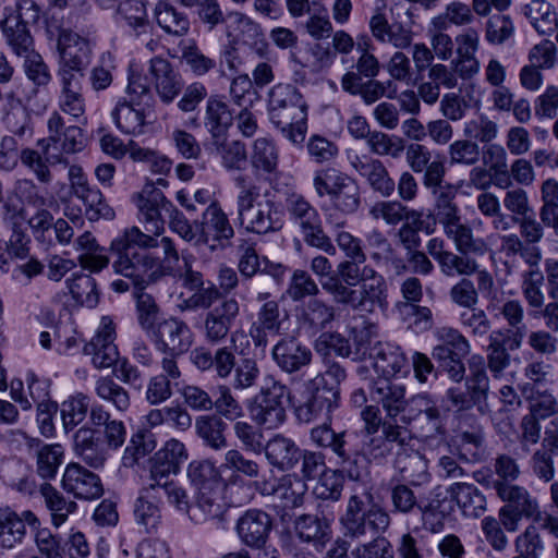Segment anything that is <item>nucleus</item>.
<instances>
[{
    "label": "nucleus",
    "mask_w": 558,
    "mask_h": 558,
    "mask_svg": "<svg viewBox=\"0 0 558 558\" xmlns=\"http://www.w3.org/2000/svg\"><path fill=\"white\" fill-rule=\"evenodd\" d=\"M75 453L88 466L100 469L107 461L106 451L100 441L95 437L93 429L81 427L74 435Z\"/></svg>",
    "instance_id": "41"
},
{
    "label": "nucleus",
    "mask_w": 558,
    "mask_h": 558,
    "mask_svg": "<svg viewBox=\"0 0 558 558\" xmlns=\"http://www.w3.org/2000/svg\"><path fill=\"white\" fill-rule=\"evenodd\" d=\"M60 77L61 92L58 98L59 109L80 121L85 114V99L82 94V77H73L71 74L62 73Z\"/></svg>",
    "instance_id": "34"
},
{
    "label": "nucleus",
    "mask_w": 558,
    "mask_h": 558,
    "mask_svg": "<svg viewBox=\"0 0 558 558\" xmlns=\"http://www.w3.org/2000/svg\"><path fill=\"white\" fill-rule=\"evenodd\" d=\"M154 15L158 25L168 34L183 36L189 32L190 22L186 15L166 1L157 2Z\"/></svg>",
    "instance_id": "52"
},
{
    "label": "nucleus",
    "mask_w": 558,
    "mask_h": 558,
    "mask_svg": "<svg viewBox=\"0 0 558 558\" xmlns=\"http://www.w3.org/2000/svg\"><path fill=\"white\" fill-rule=\"evenodd\" d=\"M306 490V484L301 478L283 476L272 489V494L281 501L283 508L292 509L303 505Z\"/></svg>",
    "instance_id": "58"
},
{
    "label": "nucleus",
    "mask_w": 558,
    "mask_h": 558,
    "mask_svg": "<svg viewBox=\"0 0 558 558\" xmlns=\"http://www.w3.org/2000/svg\"><path fill=\"white\" fill-rule=\"evenodd\" d=\"M279 160V148L271 137L260 136L253 141L250 161L255 171L274 174L278 171Z\"/></svg>",
    "instance_id": "40"
},
{
    "label": "nucleus",
    "mask_w": 558,
    "mask_h": 558,
    "mask_svg": "<svg viewBox=\"0 0 558 558\" xmlns=\"http://www.w3.org/2000/svg\"><path fill=\"white\" fill-rule=\"evenodd\" d=\"M149 72L154 78L155 88L165 102H171L181 90L178 74L172 70L168 60L156 57L150 60Z\"/></svg>",
    "instance_id": "35"
},
{
    "label": "nucleus",
    "mask_w": 558,
    "mask_h": 558,
    "mask_svg": "<svg viewBox=\"0 0 558 558\" xmlns=\"http://www.w3.org/2000/svg\"><path fill=\"white\" fill-rule=\"evenodd\" d=\"M396 466L404 481L421 486L430 478L428 462L424 454L415 450L397 451Z\"/></svg>",
    "instance_id": "39"
},
{
    "label": "nucleus",
    "mask_w": 558,
    "mask_h": 558,
    "mask_svg": "<svg viewBox=\"0 0 558 558\" xmlns=\"http://www.w3.org/2000/svg\"><path fill=\"white\" fill-rule=\"evenodd\" d=\"M26 527L23 519L9 507L0 508V547L12 549L20 544Z\"/></svg>",
    "instance_id": "48"
},
{
    "label": "nucleus",
    "mask_w": 558,
    "mask_h": 558,
    "mask_svg": "<svg viewBox=\"0 0 558 558\" xmlns=\"http://www.w3.org/2000/svg\"><path fill=\"white\" fill-rule=\"evenodd\" d=\"M289 401V388L272 376H268L248 408L251 418L263 429H276L287 420Z\"/></svg>",
    "instance_id": "11"
},
{
    "label": "nucleus",
    "mask_w": 558,
    "mask_h": 558,
    "mask_svg": "<svg viewBox=\"0 0 558 558\" xmlns=\"http://www.w3.org/2000/svg\"><path fill=\"white\" fill-rule=\"evenodd\" d=\"M294 531L303 542L325 545L331 538V527L327 519L314 514H301L294 521Z\"/></svg>",
    "instance_id": "44"
},
{
    "label": "nucleus",
    "mask_w": 558,
    "mask_h": 558,
    "mask_svg": "<svg viewBox=\"0 0 558 558\" xmlns=\"http://www.w3.org/2000/svg\"><path fill=\"white\" fill-rule=\"evenodd\" d=\"M311 397L296 407L295 414L299 421L311 423L322 420L323 424L312 428L311 440L319 448L330 449L341 464L351 461V452L347 448L345 432L336 433L331 426V412L338 407L335 391L311 387Z\"/></svg>",
    "instance_id": "6"
},
{
    "label": "nucleus",
    "mask_w": 558,
    "mask_h": 558,
    "mask_svg": "<svg viewBox=\"0 0 558 558\" xmlns=\"http://www.w3.org/2000/svg\"><path fill=\"white\" fill-rule=\"evenodd\" d=\"M74 195L82 199L85 205V213L90 221H96L100 218L112 219L114 217L113 209L105 202L101 192L87 184L84 187L76 190Z\"/></svg>",
    "instance_id": "54"
},
{
    "label": "nucleus",
    "mask_w": 558,
    "mask_h": 558,
    "mask_svg": "<svg viewBox=\"0 0 558 558\" xmlns=\"http://www.w3.org/2000/svg\"><path fill=\"white\" fill-rule=\"evenodd\" d=\"M369 381L371 400L380 404L387 414L386 420H397L404 416L410 405L405 398V386L388 377H376Z\"/></svg>",
    "instance_id": "19"
},
{
    "label": "nucleus",
    "mask_w": 558,
    "mask_h": 558,
    "mask_svg": "<svg viewBox=\"0 0 558 558\" xmlns=\"http://www.w3.org/2000/svg\"><path fill=\"white\" fill-rule=\"evenodd\" d=\"M272 359L286 373L292 374L307 366L312 361V351L296 338H282L272 348Z\"/></svg>",
    "instance_id": "29"
},
{
    "label": "nucleus",
    "mask_w": 558,
    "mask_h": 558,
    "mask_svg": "<svg viewBox=\"0 0 558 558\" xmlns=\"http://www.w3.org/2000/svg\"><path fill=\"white\" fill-rule=\"evenodd\" d=\"M313 186L318 197L329 196L335 210L341 214H353L361 205L356 181L336 168L317 170L313 177Z\"/></svg>",
    "instance_id": "12"
},
{
    "label": "nucleus",
    "mask_w": 558,
    "mask_h": 558,
    "mask_svg": "<svg viewBox=\"0 0 558 558\" xmlns=\"http://www.w3.org/2000/svg\"><path fill=\"white\" fill-rule=\"evenodd\" d=\"M222 487L223 486H217L208 489L196 490L195 510H199L202 514L194 512L190 514L191 520L201 522L220 514L222 509Z\"/></svg>",
    "instance_id": "61"
},
{
    "label": "nucleus",
    "mask_w": 558,
    "mask_h": 558,
    "mask_svg": "<svg viewBox=\"0 0 558 558\" xmlns=\"http://www.w3.org/2000/svg\"><path fill=\"white\" fill-rule=\"evenodd\" d=\"M424 415L428 422V433L442 432L441 415L435 401L427 395H416L410 398V405L407 409V414L400 417V423L408 427L414 420Z\"/></svg>",
    "instance_id": "38"
},
{
    "label": "nucleus",
    "mask_w": 558,
    "mask_h": 558,
    "mask_svg": "<svg viewBox=\"0 0 558 558\" xmlns=\"http://www.w3.org/2000/svg\"><path fill=\"white\" fill-rule=\"evenodd\" d=\"M116 325L111 317L102 316L94 337L84 345L83 352L90 356L92 364L98 368H109L119 361L118 347L114 343Z\"/></svg>",
    "instance_id": "16"
},
{
    "label": "nucleus",
    "mask_w": 558,
    "mask_h": 558,
    "mask_svg": "<svg viewBox=\"0 0 558 558\" xmlns=\"http://www.w3.org/2000/svg\"><path fill=\"white\" fill-rule=\"evenodd\" d=\"M270 122L293 144L304 142L307 132V106L298 88L277 84L268 94Z\"/></svg>",
    "instance_id": "8"
},
{
    "label": "nucleus",
    "mask_w": 558,
    "mask_h": 558,
    "mask_svg": "<svg viewBox=\"0 0 558 558\" xmlns=\"http://www.w3.org/2000/svg\"><path fill=\"white\" fill-rule=\"evenodd\" d=\"M39 493L46 508L50 512L51 522L56 527L61 526L68 520L69 515L76 511V502L66 499L63 494L51 484H41Z\"/></svg>",
    "instance_id": "43"
},
{
    "label": "nucleus",
    "mask_w": 558,
    "mask_h": 558,
    "mask_svg": "<svg viewBox=\"0 0 558 558\" xmlns=\"http://www.w3.org/2000/svg\"><path fill=\"white\" fill-rule=\"evenodd\" d=\"M0 27L7 44L17 57L23 58L34 50L33 37L31 36L27 26L21 23L19 19L5 17L0 23Z\"/></svg>",
    "instance_id": "45"
},
{
    "label": "nucleus",
    "mask_w": 558,
    "mask_h": 558,
    "mask_svg": "<svg viewBox=\"0 0 558 558\" xmlns=\"http://www.w3.org/2000/svg\"><path fill=\"white\" fill-rule=\"evenodd\" d=\"M95 392L98 398L110 403L119 412H125L131 407L129 391L110 376H102L96 380Z\"/></svg>",
    "instance_id": "53"
},
{
    "label": "nucleus",
    "mask_w": 558,
    "mask_h": 558,
    "mask_svg": "<svg viewBox=\"0 0 558 558\" xmlns=\"http://www.w3.org/2000/svg\"><path fill=\"white\" fill-rule=\"evenodd\" d=\"M227 35L234 43L248 46L259 57H265L268 50L263 28L259 23L242 12H230L226 19Z\"/></svg>",
    "instance_id": "21"
},
{
    "label": "nucleus",
    "mask_w": 558,
    "mask_h": 558,
    "mask_svg": "<svg viewBox=\"0 0 558 558\" xmlns=\"http://www.w3.org/2000/svg\"><path fill=\"white\" fill-rule=\"evenodd\" d=\"M524 14L541 35L549 34L557 27V14L546 0H531L524 7Z\"/></svg>",
    "instance_id": "49"
},
{
    "label": "nucleus",
    "mask_w": 558,
    "mask_h": 558,
    "mask_svg": "<svg viewBox=\"0 0 558 558\" xmlns=\"http://www.w3.org/2000/svg\"><path fill=\"white\" fill-rule=\"evenodd\" d=\"M284 204L290 221L299 227L304 242L326 254L335 255L336 246L323 229L317 208L298 192L287 193Z\"/></svg>",
    "instance_id": "10"
},
{
    "label": "nucleus",
    "mask_w": 558,
    "mask_h": 558,
    "mask_svg": "<svg viewBox=\"0 0 558 558\" xmlns=\"http://www.w3.org/2000/svg\"><path fill=\"white\" fill-rule=\"evenodd\" d=\"M57 48L60 56L58 75L62 76L65 72L73 77H83V72L90 61V40L72 29L63 28L59 32Z\"/></svg>",
    "instance_id": "15"
},
{
    "label": "nucleus",
    "mask_w": 558,
    "mask_h": 558,
    "mask_svg": "<svg viewBox=\"0 0 558 558\" xmlns=\"http://www.w3.org/2000/svg\"><path fill=\"white\" fill-rule=\"evenodd\" d=\"M226 429L227 424L215 414L201 415L195 421L197 436L214 450H221L228 446Z\"/></svg>",
    "instance_id": "46"
},
{
    "label": "nucleus",
    "mask_w": 558,
    "mask_h": 558,
    "mask_svg": "<svg viewBox=\"0 0 558 558\" xmlns=\"http://www.w3.org/2000/svg\"><path fill=\"white\" fill-rule=\"evenodd\" d=\"M456 59L451 61L461 80H470L478 74L481 62L476 52L481 46V32L475 27H465L454 37Z\"/></svg>",
    "instance_id": "20"
},
{
    "label": "nucleus",
    "mask_w": 558,
    "mask_h": 558,
    "mask_svg": "<svg viewBox=\"0 0 558 558\" xmlns=\"http://www.w3.org/2000/svg\"><path fill=\"white\" fill-rule=\"evenodd\" d=\"M137 207L147 232L146 234L156 239L165 230V222L160 210H169L172 204L165 197L161 191L154 187V183H147L138 195Z\"/></svg>",
    "instance_id": "23"
},
{
    "label": "nucleus",
    "mask_w": 558,
    "mask_h": 558,
    "mask_svg": "<svg viewBox=\"0 0 558 558\" xmlns=\"http://www.w3.org/2000/svg\"><path fill=\"white\" fill-rule=\"evenodd\" d=\"M322 345L332 348L341 356H349L360 361L356 374L363 380H373L376 377L392 379L405 366L407 359L401 349L388 342H376L373 345L359 343L354 351L348 345L347 340L338 333H323L316 343L317 350Z\"/></svg>",
    "instance_id": "3"
},
{
    "label": "nucleus",
    "mask_w": 558,
    "mask_h": 558,
    "mask_svg": "<svg viewBox=\"0 0 558 558\" xmlns=\"http://www.w3.org/2000/svg\"><path fill=\"white\" fill-rule=\"evenodd\" d=\"M369 215L375 220H384L387 225L396 226L403 219L413 218V222H422V214L416 210L408 211L398 201H380L375 203Z\"/></svg>",
    "instance_id": "51"
},
{
    "label": "nucleus",
    "mask_w": 558,
    "mask_h": 558,
    "mask_svg": "<svg viewBox=\"0 0 558 558\" xmlns=\"http://www.w3.org/2000/svg\"><path fill=\"white\" fill-rule=\"evenodd\" d=\"M233 117L227 102L218 96H210L205 106L204 126L211 141L225 137L232 125Z\"/></svg>",
    "instance_id": "37"
},
{
    "label": "nucleus",
    "mask_w": 558,
    "mask_h": 558,
    "mask_svg": "<svg viewBox=\"0 0 558 558\" xmlns=\"http://www.w3.org/2000/svg\"><path fill=\"white\" fill-rule=\"evenodd\" d=\"M497 496L505 502L499 509L498 517L507 532H515L520 521L539 517V504L527 488L513 483L494 482Z\"/></svg>",
    "instance_id": "13"
},
{
    "label": "nucleus",
    "mask_w": 558,
    "mask_h": 558,
    "mask_svg": "<svg viewBox=\"0 0 558 558\" xmlns=\"http://www.w3.org/2000/svg\"><path fill=\"white\" fill-rule=\"evenodd\" d=\"M541 262L527 265V269L521 272V293L527 306L536 310L542 308L545 302V277L539 267Z\"/></svg>",
    "instance_id": "42"
},
{
    "label": "nucleus",
    "mask_w": 558,
    "mask_h": 558,
    "mask_svg": "<svg viewBox=\"0 0 558 558\" xmlns=\"http://www.w3.org/2000/svg\"><path fill=\"white\" fill-rule=\"evenodd\" d=\"M213 147L225 169L240 171L245 168L247 150L246 145L242 141H227L225 137H220L213 140Z\"/></svg>",
    "instance_id": "47"
},
{
    "label": "nucleus",
    "mask_w": 558,
    "mask_h": 558,
    "mask_svg": "<svg viewBox=\"0 0 558 558\" xmlns=\"http://www.w3.org/2000/svg\"><path fill=\"white\" fill-rule=\"evenodd\" d=\"M487 310L493 313L495 317H501L512 331L509 349H520L526 336V325L524 323L525 312L522 302L517 299H509L506 302H501V296L493 298V300L487 303Z\"/></svg>",
    "instance_id": "26"
},
{
    "label": "nucleus",
    "mask_w": 558,
    "mask_h": 558,
    "mask_svg": "<svg viewBox=\"0 0 558 558\" xmlns=\"http://www.w3.org/2000/svg\"><path fill=\"white\" fill-rule=\"evenodd\" d=\"M475 15L469 4L456 0L447 3L444 11L430 19L432 22L449 29L451 26L464 27L471 25Z\"/></svg>",
    "instance_id": "55"
},
{
    "label": "nucleus",
    "mask_w": 558,
    "mask_h": 558,
    "mask_svg": "<svg viewBox=\"0 0 558 558\" xmlns=\"http://www.w3.org/2000/svg\"><path fill=\"white\" fill-rule=\"evenodd\" d=\"M45 143L44 140L38 142V146L41 147L40 151L33 148L22 149L20 159L22 165L34 173L39 183L47 185L52 181L49 165L61 163L64 158L61 155L51 154L50 150L46 153Z\"/></svg>",
    "instance_id": "33"
},
{
    "label": "nucleus",
    "mask_w": 558,
    "mask_h": 558,
    "mask_svg": "<svg viewBox=\"0 0 558 558\" xmlns=\"http://www.w3.org/2000/svg\"><path fill=\"white\" fill-rule=\"evenodd\" d=\"M469 369L468 391L473 399L481 401L486 398L489 390V378L486 373L484 357L480 354L472 355L469 360Z\"/></svg>",
    "instance_id": "62"
},
{
    "label": "nucleus",
    "mask_w": 558,
    "mask_h": 558,
    "mask_svg": "<svg viewBox=\"0 0 558 558\" xmlns=\"http://www.w3.org/2000/svg\"><path fill=\"white\" fill-rule=\"evenodd\" d=\"M448 493L463 514L471 518L481 517L486 510V497L473 484L457 482L448 486Z\"/></svg>",
    "instance_id": "36"
},
{
    "label": "nucleus",
    "mask_w": 558,
    "mask_h": 558,
    "mask_svg": "<svg viewBox=\"0 0 558 558\" xmlns=\"http://www.w3.org/2000/svg\"><path fill=\"white\" fill-rule=\"evenodd\" d=\"M63 489L75 498L94 500L104 494L100 477L78 463L66 465L62 476Z\"/></svg>",
    "instance_id": "24"
},
{
    "label": "nucleus",
    "mask_w": 558,
    "mask_h": 558,
    "mask_svg": "<svg viewBox=\"0 0 558 558\" xmlns=\"http://www.w3.org/2000/svg\"><path fill=\"white\" fill-rule=\"evenodd\" d=\"M147 335L160 352L184 353L193 342L192 331L187 324L175 317L158 322Z\"/></svg>",
    "instance_id": "17"
},
{
    "label": "nucleus",
    "mask_w": 558,
    "mask_h": 558,
    "mask_svg": "<svg viewBox=\"0 0 558 558\" xmlns=\"http://www.w3.org/2000/svg\"><path fill=\"white\" fill-rule=\"evenodd\" d=\"M170 227L184 241L196 247L205 246L211 253L225 250L234 236V229L217 203H210L202 214L201 220L190 222L182 214L177 213Z\"/></svg>",
    "instance_id": "7"
},
{
    "label": "nucleus",
    "mask_w": 558,
    "mask_h": 558,
    "mask_svg": "<svg viewBox=\"0 0 558 558\" xmlns=\"http://www.w3.org/2000/svg\"><path fill=\"white\" fill-rule=\"evenodd\" d=\"M499 336H501L500 330L490 333L487 347V367L495 379H500L511 363L510 353Z\"/></svg>",
    "instance_id": "63"
},
{
    "label": "nucleus",
    "mask_w": 558,
    "mask_h": 558,
    "mask_svg": "<svg viewBox=\"0 0 558 558\" xmlns=\"http://www.w3.org/2000/svg\"><path fill=\"white\" fill-rule=\"evenodd\" d=\"M65 283L69 292L77 303L89 308L98 304L99 295L93 277L85 274H74L71 278L66 279Z\"/></svg>",
    "instance_id": "57"
},
{
    "label": "nucleus",
    "mask_w": 558,
    "mask_h": 558,
    "mask_svg": "<svg viewBox=\"0 0 558 558\" xmlns=\"http://www.w3.org/2000/svg\"><path fill=\"white\" fill-rule=\"evenodd\" d=\"M412 439L410 429L397 420H385L383 429L364 435L360 453L368 461L387 458L395 450L403 449Z\"/></svg>",
    "instance_id": "14"
},
{
    "label": "nucleus",
    "mask_w": 558,
    "mask_h": 558,
    "mask_svg": "<svg viewBox=\"0 0 558 558\" xmlns=\"http://www.w3.org/2000/svg\"><path fill=\"white\" fill-rule=\"evenodd\" d=\"M271 529L270 515L259 509L246 510L236 521V533L241 542L254 549L265 546Z\"/></svg>",
    "instance_id": "25"
},
{
    "label": "nucleus",
    "mask_w": 558,
    "mask_h": 558,
    "mask_svg": "<svg viewBox=\"0 0 558 558\" xmlns=\"http://www.w3.org/2000/svg\"><path fill=\"white\" fill-rule=\"evenodd\" d=\"M158 246L154 236L142 232L137 227L126 229L111 242V251L118 257L113 262V269L117 274L130 279L136 287H144L156 280L160 269L159 260L145 251L135 248Z\"/></svg>",
    "instance_id": "4"
},
{
    "label": "nucleus",
    "mask_w": 558,
    "mask_h": 558,
    "mask_svg": "<svg viewBox=\"0 0 558 558\" xmlns=\"http://www.w3.org/2000/svg\"><path fill=\"white\" fill-rule=\"evenodd\" d=\"M544 543L536 526L529 525L514 539V556L512 558H541Z\"/></svg>",
    "instance_id": "64"
},
{
    "label": "nucleus",
    "mask_w": 558,
    "mask_h": 558,
    "mask_svg": "<svg viewBox=\"0 0 558 558\" xmlns=\"http://www.w3.org/2000/svg\"><path fill=\"white\" fill-rule=\"evenodd\" d=\"M300 317L304 326L318 331L335 319V308L319 299H311L303 307Z\"/></svg>",
    "instance_id": "56"
},
{
    "label": "nucleus",
    "mask_w": 558,
    "mask_h": 558,
    "mask_svg": "<svg viewBox=\"0 0 558 558\" xmlns=\"http://www.w3.org/2000/svg\"><path fill=\"white\" fill-rule=\"evenodd\" d=\"M371 153L377 156H389L398 159L404 151L405 143L400 136L387 134L383 131L374 130L366 140Z\"/></svg>",
    "instance_id": "60"
},
{
    "label": "nucleus",
    "mask_w": 558,
    "mask_h": 558,
    "mask_svg": "<svg viewBox=\"0 0 558 558\" xmlns=\"http://www.w3.org/2000/svg\"><path fill=\"white\" fill-rule=\"evenodd\" d=\"M187 476L196 490L223 486L219 471L209 460L191 462L187 468Z\"/></svg>",
    "instance_id": "59"
},
{
    "label": "nucleus",
    "mask_w": 558,
    "mask_h": 558,
    "mask_svg": "<svg viewBox=\"0 0 558 558\" xmlns=\"http://www.w3.org/2000/svg\"><path fill=\"white\" fill-rule=\"evenodd\" d=\"M240 313V304L234 298H223L214 308L209 310L204 319V337L210 344L222 342Z\"/></svg>",
    "instance_id": "22"
},
{
    "label": "nucleus",
    "mask_w": 558,
    "mask_h": 558,
    "mask_svg": "<svg viewBox=\"0 0 558 558\" xmlns=\"http://www.w3.org/2000/svg\"><path fill=\"white\" fill-rule=\"evenodd\" d=\"M278 301H267L260 305L256 320L250 327V336L256 347H266L268 335L281 333L282 322Z\"/></svg>",
    "instance_id": "30"
},
{
    "label": "nucleus",
    "mask_w": 558,
    "mask_h": 558,
    "mask_svg": "<svg viewBox=\"0 0 558 558\" xmlns=\"http://www.w3.org/2000/svg\"><path fill=\"white\" fill-rule=\"evenodd\" d=\"M238 189L236 216L240 227L248 233L264 235L281 228L279 206L275 196L250 177L240 174L234 179Z\"/></svg>",
    "instance_id": "5"
},
{
    "label": "nucleus",
    "mask_w": 558,
    "mask_h": 558,
    "mask_svg": "<svg viewBox=\"0 0 558 558\" xmlns=\"http://www.w3.org/2000/svg\"><path fill=\"white\" fill-rule=\"evenodd\" d=\"M351 165L373 192L383 197H389L395 193V180L381 160L368 156H355Z\"/></svg>",
    "instance_id": "27"
},
{
    "label": "nucleus",
    "mask_w": 558,
    "mask_h": 558,
    "mask_svg": "<svg viewBox=\"0 0 558 558\" xmlns=\"http://www.w3.org/2000/svg\"><path fill=\"white\" fill-rule=\"evenodd\" d=\"M263 450L269 464L280 471L293 470L301 459V449L282 434L274 435Z\"/></svg>",
    "instance_id": "31"
},
{
    "label": "nucleus",
    "mask_w": 558,
    "mask_h": 558,
    "mask_svg": "<svg viewBox=\"0 0 558 558\" xmlns=\"http://www.w3.org/2000/svg\"><path fill=\"white\" fill-rule=\"evenodd\" d=\"M48 137L45 138V151L51 148L64 154H75L83 150L85 137L81 128L76 125L65 126L64 119L59 111L50 113L48 121Z\"/></svg>",
    "instance_id": "18"
},
{
    "label": "nucleus",
    "mask_w": 558,
    "mask_h": 558,
    "mask_svg": "<svg viewBox=\"0 0 558 558\" xmlns=\"http://www.w3.org/2000/svg\"><path fill=\"white\" fill-rule=\"evenodd\" d=\"M388 511L374 501L371 490L361 484L351 489L345 512L340 518L343 535L352 539L376 536L369 542L357 544L352 550L353 558H396L391 542L379 534L390 525Z\"/></svg>",
    "instance_id": "2"
},
{
    "label": "nucleus",
    "mask_w": 558,
    "mask_h": 558,
    "mask_svg": "<svg viewBox=\"0 0 558 558\" xmlns=\"http://www.w3.org/2000/svg\"><path fill=\"white\" fill-rule=\"evenodd\" d=\"M454 197L456 193L450 184L435 196V222L441 226L444 234L453 242L458 253L484 255L488 251L487 243L482 238H475L472 228L462 222Z\"/></svg>",
    "instance_id": "9"
},
{
    "label": "nucleus",
    "mask_w": 558,
    "mask_h": 558,
    "mask_svg": "<svg viewBox=\"0 0 558 558\" xmlns=\"http://www.w3.org/2000/svg\"><path fill=\"white\" fill-rule=\"evenodd\" d=\"M388 307V290L385 278L376 271L355 289L354 311L372 314Z\"/></svg>",
    "instance_id": "28"
},
{
    "label": "nucleus",
    "mask_w": 558,
    "mask_h": 558,
    "mask_svg": "<svg viewBox=\"0 0 558 558\" xmlns=\"http://www.w3.org/2000/svg\"><path fill=\"white\" fill-rule=\"evenodd\" d=\"M53 207H58L56 196L47 187L24 178L14 182L12 191L2 205V216L4 222L12 226L17 236L21 235L17 230L26 223L32 234L38 240L44 239L53 228L58 242L69 244L74 236V230L64 219L54 221L50 210Z\"/></svg>",
    "instance_id": "1"
},
{
    "label": "nucleus",
    "mask_w": 558,
    "mask_h": 558,
    "mask_svg": "<svg viewBox=\"0 0 558 558\" xmlns=\"http://www.w3.org/2000/svg\"><path fill=\"white\" fill-rule=\"evenodd\" d=\"M111 117L117 128L125 134L142 135L146 133L150 125L145 110L135 107L134 102L125 99L117 102Z\"/></svg>",
    "instance_id": "32"
},
{
    "label": "nucleus",
    "mask_w": 558,
    "mask_h": 558,
    "mask_svg": "<svg viewBox=\"0 0 558 558\" xmlns=\"http://www.w3.org/2000/svg\"><path fill=\"white\" fill-rule=\"evenodd\" d=\"M499 252L510 260L520 256L526 265L543 258L539 246L525 244L517 233H508L500 236Z\"/></svg>",
    "instance_id": "50"
}]
</instances>
